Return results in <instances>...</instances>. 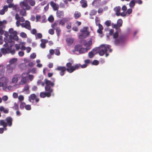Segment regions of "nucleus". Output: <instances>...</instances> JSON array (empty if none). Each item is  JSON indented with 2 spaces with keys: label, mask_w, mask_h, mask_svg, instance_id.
I'll list each match as a JSON object with an SVG mask.
<instances>
[{
  "label": "nucleus",
  "mask_w": 152,
  "mask_h": 152,
  "mask_svg": "<svg viewBox=\"0 0 152 152\" xmlns=\"http://www.w3.org/2000/svg\"><path fill=\"white\" fill-rule=\"evenodd\" d=\"M48 33L51 35H53L54 33V30L53 29H50L48 30Z\"/></svg>",
  "instance_id": "54"
},
{
  "label": "nucleus",
  "mask_w": 152,
  "mask_h": 152,
  "mask_svg": "<svg viewBox=\"0 0 152 152\" xmlns=\"http://www.w3.org/2000/svg\"><path fill=\"white\" fill-rule=\"evenodd\" d=\"M13 119L11 117H8L5 119V120H0V126H3L5 130H6V127L7 126L9 127L11 126L12 125Z\"/></svg>",
  "instance_id": "3"
},
{
  "label": "nucleus",
  "mask_w": 152,
  "mask_h": 152,
  "mask_svg": "<svg viewBox=\"0 0 152 152\" xmlns=\"http://www.w3.org/2000/svg\"><path fill=\"white\" fill-rule=\"evenodd\" d=\"M120 15L121 16L124 17L127 15L126 12H123L121 13H120Z\"/></svg>",
  "instance_id": "63"
},
{
  "label": "nucleus",
  "mask_w": 152,
  "mask_h": 152,
  "mask_svg": "<svg viewBox=\"0 0 152 152\" xmlns=\"http://www.w3.org/2000/svg\"><path fill=\"white\" fill-rule=\"evenodd\" d=\"M81 13L77 11H75L74 14V16L75 19H77L80 18L81 16Z\"/></svg>",
  "instance_id": "25"
},
{
  "label": "nucleus",
  "mask_w": 152,
  "mask_h": 152,
  "mask_svg": "<svg viewBox=\"0 0 152 152\" xmlns=\"http://www.w3.org/2000/svg\"><path fill=\"white\" fill-rule=\"evenodd\" d=\"M88 27H84L80 30V31L82 32V34L79 36V38L80 39L85 38L89 35L90 33L88 31Z\"/></svg>",
  "instance_id": "5"
},
{
  "label": "nucleus",
  "mask_w": 152,
  "mask_h": 152,
  "mask_svg": "<svg viewBox=\"0 0 152 152\" xmlns=\"http://www.w3.org/2000/svg\"><path fill=\"white\" fill-rule=\"evenodd\" d=\"M135 5V2L133 0L131 1L129 4V6L131 8L133 7Z\"/></svg>",
  "instance_id": "43"
},
{
  "label": "nucleus",
  "mask_w": 152,
  "mask_h": 152,
  "mask_svg": "<svg viewBox=\"0 0 152 152\" xmlns=\"http://www.w3.org/2000/svg\"><path fill=\"white\" fill-rule=\"evenodd\" d=\"M20 25L22 27L25 28L28 30H30L31 29L30 22L28 20H26L25 23H21Z\"/></svg>",
  "instance_id": "11"
},
{
  "label": "nucleus",
  "mask_w": 152,
  "mask_h": 152,
  "mask_svg": "<svg viewBox=\"0 0 152 152\" xmlns=\"http://www.w3.org/2000/svg\"><path fill=\"white\" fill-rule=\"evenodd\" d=\"M29 0H24L20 3V5L21 8L26 7V9L27 10H29L31 9V7L28 5L27 1Z\"/></svg>",
  "instance_id": "8"
},
{
  "label": "nucleus",
  "mask_w": 152,
  "mask_h": 152,
  "mask_svg": "<svg viewBox=\"0 0 152 152\" xmlns=\"http://www.w3.org/2000/svg\"><path fill=\"white\" fill-rule=\"evenodd\" d=\"M26 105V103L24 102H21L20 105V108L21 109H23Z\"/></svg>",
  "instance_id": "45"
},
{
  "label": "nucleus",
  "mask_w": 152,
  "mask_h": 152,
  "mask_svg": "<svg viewBox=\"0 0 152 152\" xmlns=\"http://www.w3.org/2000/svg\"><path fill=\"white\" fill-rule=\"evenodd\" d=\"M125 40V38L124 37L121 36L119 37L118 38L115 39L114 42L115 44L117 45H119L122 44Z\"/></svg>",
  "instance_id": "10"
},
{
  "label": "nucleus",
  "mask_w": 152,
  "mask_h": 152,
  "mask_svg": "<svg viewBox=\"0 0 152 152\" xmlns=\"http://www.w3.org/2000/svg\"><path fill=\"white\" fill-rule=\"evenodd\" d=\"M12 108L15 110H18L19 107L18 104L16 102H15L14 104V106L12 107Z\"/></svg>",
  "instance_id": "40"
},
{
  "label": "nucleus",
  "mask_w": 152,
  "mask_h": 152,
  "mask_svg": "<svg viewBox=\"0 0 152 152\" xmlns=\"http://www.w3.org/2000/svg\"><path fill=\"white\" fill-rule=\"evenodd\" d=\"M56 69L60 72L59 74L61 76H63L65 74L66 71H67L70 73V69L69 67H67V68H66L65 66H58Z\"/></svg>",
  "instance_id": "6"
},
{
  "label": "nucleus",
  "mask_w": 152,
  "mask_h": 152,
  "mask_svg": "<svg viewBox=\"0 0 152 152\" xmlns=\"http://www.w3.org/2000/svg\"><path fill=\"white\" fill-rule=\"evenodd\" d=\"M90 49L89 47H87L86 48H83L82 47L80 50L79 53L80 54H82L87 52L88 50Z\"/></svg>",
  "instance_id": "23"
},
{
  "label": "nucleus",
  "mask_w": 152,
  "mask_h": 152,
  "mask_svg": "<svg viewBox=\"0 0 152 152\" xmlns=\"http://www.w3.org/2000/svg\"><path fill=\"white\" fill-rule=\"evenodd\" d=\"M121 9V7L119 6H116L114 8L113 10L116 12L115 14L117 16H120V11Z\"/></svg>",
  "instance_id": "18"
},
{
  "label": "nucleus",
  "mask_w": 152,
  "mask_h": 152,
  "mask_svg": "<svg viewBox=\"0 0 152 152\" xmlns=\"http://www.w3.org/2000/svg\"><path fill=\"white\" fill-rule=\"evenodd\" d=\"M132 11V10L131 8H129L128 9L126 12V14L127 15V16L131 14Z\"/></svg>",
  "instance_id": "46"
},
{
  "label": "nucleus",
  "mask_w": 152,
  "mask_h": 152,
  "mask_svg": "<svg viewBox=\"0 0 152 152\" xmlns=\"http://www.w3.org/2000/svg\"><path fill=\"white\" fill-rule=\"evenodd\" d=\"M52 79V81L46 78L45 79L44 81L46 85L45 89L46 92H41L40 93L39 96L41 98H44L45 97H50L51 96V93L53 91V89L52 88L54 86V82L55 80L54 78H53Z\"/></svg>",
  "instance_id": "1"
},
{
  "label": "nucleus",
  "mask_w": 152,
  "mask_h": 152,
  "mask_svg": "<svg viewBox=\"0 0 152 152\" xmlns=\"http://www.w3.org/2000/svg\"><path fill=\"white\" fill-rule=\"evenodd\" d=\"M18 60L17 58H12L9 61L10 64H15V63Z\"/></svg>",
  "instance_id": "31"
},
{
  "label": "nucleus",
  "mask_w": 152,
  "mask_h": 152,
  "mask_svg": "<svg viewBox=\"0 0 152 152\" xmlns=\"http://www.w3.org/2000/svg\"><path fill=\"white\" fill-rule=\"evenodd\" d=\"M3 27H0V34L2 35L4 33V31L3 29H5V27H4V26H3Z\"/></svg>",
  "instance_id": "48"
},
{
  "label": "nucleus",
  "mask_w": 152,
  "mask_h": 152,
  "mask_svg": "<svg viewBox=\"0 0 152 152\" xmlns=\"http://www.w3.org/2000/svg\"><path fill=\"white\" fill-rule=\"evenodd\" d=\"M20 36L23 38H26L27 37L26 34L23 32H22L20 33Z\"/></svg>",
  "instance_id": "55"
},
{
  "label": "nucleus",
  "mask_w": 152,
  "mask_h": 152,
  "mask_svg": "<svg viewBox=\"0 0 152 152\" xmlns=\"http://www.w3.org/2000/svg\"><path fill=\"white\" fill-rule=\"evenodd\" d=\"M10 49H8V48H1L0 50L1 53L3 54H6L7 53H9V52H8V50H10Z\"/></svg>",
  "instance_id": "28"
},
{
  "label": "nucleus",
  "mask_w": 152,
  "mask_h": 152,
  "mask_svg": "<svg viewBox=\"0 0 152 152\" xmlns=\"http://www.w3.org/2000/svg\"><path fill=\"white\" fill-rule=\"evenodd\" d=\"M111 53L112 51V49L111 48V46L109 45H102L100 46V48L99 49L98 53L100 56H103L105 54V56L107 57L109 54L107 53V51Z\"/></svg>",
  "instance_id": "2"
},
{
  "label": "nucleus",
  "mask_w": 152,
  "mask_h": 152,
  "mask_svg": "<svg viewBox=\"0 0 152 152\" xmlns=\"http://www.w3.org/2000/svg\"><path fill=\"white\" fill-rule=\"evenodd\" d=\"M118 32H115L113 34V38L114 39L118 37Z\"/></svg>",
  "instance_id": "57"
},
{
  "label": "nucleus",
  "mask_w": 152,
  "mask_h": 152,
  "mask_svg": "<svg viewBox=\"0 0 152 152\" xmlns=\"http://www.w3.org/2000/svg\"><path fill=\"white\" fill-rule=\"evenodd\" d=\"M123 23L122 20L121 19H118L117 22V25L118 27H121Z\"/></svg>",
  "instance_id": "36"
},
{
  "label": "nucleus",
  "mask_w": 152,
  "mask_h": 152,
  "mask_svg": "<svg viewBox=\"0 0 152 152\" xmlns=\"http://www.w3.org/2000/svg\"><path fill=\"white\" fill-rule=\"evenodd\" d=\"M48 20L49 21L52 22L54 20V18L52 15H51L48 18Z\"/></svg>",
  "instance_id": "51"
},
{
  "label": "nucleus",
  "mask_w": 152,
  "mask_h": 152,
  "mask_svg": "<svg viewBox=\"0 0 152 152\" xmlns=\"http://www.w3.org/2000/svg\"><path fill=\"white\" fill-rule=\"evenodd\" d=\"M97 13V11L96 10L94 9L92 10L90 13V15H95Z\"/></svg>",
  "instance_id": "41"
},
{
  "label": "nucleus",
  "mask_w": 152,
  "mask_h": 152,
  "mask_svg": "<svg viewBox=\"0 0 152 152\" xmlns=\"http://www.w3.org/2000/svg\"><path fill=\"white\" fill-rule=\"evenodd\" d=\"M55 54L57 56H59L60 54V52L59 50L58 49H55Z\"/></svg>",
  "instance_id": "47"
},
{
  "label": "nucleus",
  "mask_w": 152,
  "mask_h": 152,
  "mask_svg": "<svg viewBox=\"0 0 152 152\" xmlns=\"http://www.w3.org/2000/svg\"><path fill=\"white\" fill-rule=\"evenodd\" d=\"M7 7L9 8L12 7L13 9H16V5H14L12 3H9L8 6Z\"/></svg>",
  "instance_id": "38"
},
{
  "label": "nucleus",
  "mask_w": 152,
  "mask_h": 152,
  "mask_svg": "<svg viewBox=\"0 0 152 152\" xmlns=\"http://www.w3.org/2000/svg\"><path fill=\"white\" fill-rule=\"evenodd\" d=\"M9 80L6 77H4L0 78V87H3L7 86Z\"/></svg>",
  "instance_id": "9"
},
{
  "label": "nucleus",
  "mask_w": 152,
  "mask_h": 152,
  "mask_svg": "<svg viewBox=\"0 0 152 152\" xmlns=\"http://www.w3.org/2000/svg\"><path fill=\"white\" fill-rule=\"evenodd\" d=\"M37 85H39L41 84L42 86H44L45 84V82L44 83L43 82H42L41 80L39 79L38 80L37 82Z\"/></svg>",
  "instance_id": "35"
},
{
  "label": "nucleus",
  "mask_w": 152,
  "mask_h": 152,
  "mask_svg": "<svg viewBox=\"0 0 152 152\" xmlns=\"http://www.w3.org/2000/svg\"><path fill=\"white\" fill-rule=\"evenodd\" d=\"M56 15L59 18H62L64 16V13L62 11L58 10L56 12Z\"/></svg>",
  "instance_id": "24"
},
{
  "label": "nucleus",
  "mask_w": 152,
  "mask_h": 152,
  "mask_svg": "<svg viewBox=\"0 0 152 152\" xmlns=\"http://www.w3.org/2000/svg\"><path fill=\"white\" fill-rule=\"evenodd\" d=\"M72 63L68 62L66 63V67H69L70 73L73 72L75 70L80 68V67L82 68V65L80 64H77L75 66H72Z\"/></svg>",
  "instance_id": "4"
},
{
  "label": "nucleus",
  "mask_w": 152,
  "mask_h": 152,
  "mask_svg": "<svg viewBox=\"0 0 152 152\" xmlns=\"http://www.w3.org/2000/svg\"><path fill=\"white\" fill-rule=\"evenodd\" d=\"M17 32L16 31H14L11 34L8 39H11L12 40L13 39L17 41L18 39V37L17 35Z\"/></svg>",
  "instance_id": "14"
},
{
  "label": "nucleus",
  "mask_w": 152,
  "mask_h": 152,
  "mask_svg": "<svg viewBox=\"0 0 152 152\" xmlns=\"http://www.w3.org/2000/svg\"><path fill=\"white\" fill-rule=\"evenodd\" d=\"M22 9L20 12V15L22 16H26V7L22 8Z\"/></svg>",
  "instance_id": "19"
},
{
  "label": "nucleus",
  "mask_w": 152,
  "mask_h": 152,
  "mask_svg": "<svg viewBox=\"0 0 152 152\" xmlns=\"http://www.w3.org/2000/svg\"><path fill=\"white\" fill-rule=\"evenodd\" d=\"M99 64V62L98 61L95 60H94L92 62V64L93 65H98Z\"/></svg>",
  "instance_id": "60"
},
{
  "label": "nucleus",
  "mask_w": 152,
  "mask_h": 152,
  "mask_svg": "<svg viewBox=\"0 0 152 152\" xmlns=\"http://www.w3.org/2000/svg\"><path fill=\"white\" fill-rule=\"evenodd\" d=\"M99 48H95L93 49L92 50V52H93L94 54L95 55L98 53Z\"/></svg>",
  "instance_id": "39"
},
{
  "label": "nucleus",
  "mask_w": 152,
  "mask_h": 152,
  "mask_svg": "<svg viewBox=\"0 0 152 152\" xmlns=\"http://www.w3.org/2000/svg\"><path fill=\"white\" fill-rule=\"evenodd\" d=\"M62 19L64 21L65 23H66L67 22L69 21L70 20V18H64Z\"/></svg>",
  "instance_id": "56"
},
{
  "label": "nucleus",
  "mask_w": 152,
  "mask_h": 152,
  "mask_svg": "<svg viewBox=\"0 0 152 152\" xmlns=\"http://www.w3.org/2000/svg\"><path fill=\"white\" fill-rule=\"evenodd\" d=\"M82 46L80 45H76L74 48V49L72 50V51L73 53H75V51H79V52L80 50L81 49Z\"/></svg>",
  "instance_id": "21"
},
{
  "label": "nucleus",
  "mask_w": 152,
  "mask_h": 152,
  "mask_svg": "<svg viewBox=\"0 0 152 152\" xmlns=\"http://www.w3.org/2000/svg\"><path fill=\"white\" fill-rule=\"evenodd\" d=\"M24 99V97L22 95H20L18 97V99L20 101H21L23 100Z\"/></svg>",
  "instance_id": "59"
},
{
  "label": "nucleus",
  "mask_w": 152,
  "mask_h": 152,
  "mask_svg": "<svg viewBox=\"0 0 152 152\" xmlns=\"http://www.w3.org/2000/svg\"><path fill=\"white\" fill-rule=\"evenodd\" d=\"M28 78L30 81H32L34 78V76L32 75H29Z\"/></svg>",
  "instance_id": "62"
},
{
  "label": "nucleus",
  "mask_w": 152,
  "mask_h": 152,
  "mask_svg": "<svg viewBox=\"0 0 152 152\" xmlns=\"http://www.w3.org/2000/svg\"><path fill=\"white\" fill-rule=\"evenodd\" d=\"M85 64H83L82 65V68H86L88 64L90 63V61L89 59H87L85 61Z\"/></svg>",
  "instance_id": "30"
},
{
  "label": "nucleus",
  "mask_w": 152,
  "mask_h": 152,
  "mask_svg": "<svg viewBox=\"0 0 152 152\" xmlns=\"http://www.w3.org/2000/svg\"><path fill=\"white\" fill-rule=\"evenodd\" d=\"M27 77H23L21 79L20 82V84L21 85H23L27 83Z\"/></svg>",
  "instance_id": "20"
},
{
  "label": "nucleus",
  "mask_w": 152,
  "mask_h": 152,
  "mask_svg": "<svg viewBox=\"0 0 152 152\" xmlns=\"http://www.w3.org/2000/svg\"><path fill=\"white\" fill-rule=\"evenodd\" d=\"M25 108L27 110H31V107L30 105H26L25 106Z\"/></svg>",
  "instance_id": "50"
},
{
  "label": "nucleus",
  "mask_w": 152,
  "mask_h": 152,
  "mask_svg": "<svg viewBox=\"0 0 152 152\" xmlns=\"http://www.w3.org/2000/svg\"><path fill=\"white\" fill-rule=\"evenodd\" d=\"M35 99L36 102H38L39 101V99L36 97V96L35 94H31L30 96L28 97V101L29 102H31V100Z\"/></svg>",
  "instance_id": "15"
},
{
  "label": "nucleus",
  "mask_w": 152,
  "mask_h": 152,
  "mask_svg": "<svg viewBox=\"0 0 152 152\" xmlns=\"http://www.w3.org/2000/svg\"><path fill=\"white\" fill-rule=\"evenodd\" d=\"M83 41L84 42L83 45L85 46H88L89 47L91 46L92 44V42L91 40H90L87 42L84 40H83Z\"/></svg>",
  "instance_id": "29"
},
{
  "label": "nucleus",
  "mask_w": 152,
  "mask_h": 152,
  "mask_svg": "<svg viewBox=\"0 0 152 152\" xmlns=\"http://www.w3.org/2000/svg\"><path fill=\"white\" fill-rule=\"evenodd\" d=\"M94 55V54L93 52H92L91 51L88 54V57L90 58H93Z\"/></svg>",
  "instance_id": "49"
},
{
  "label": "nucleus",
  "mask_w": 152,
  "mask_h": 152,
  "mask_svg": "<svg viewBox=\"0 0 152 152\" xmlns=\"http://www.w3.org/2000/svg\"><path fill=\"white\" fill-rule=\"evenodd\" d=\"M29 89V87L28 86V85H27L25 86L24 87V88L23 89V91H26L27 90H28Z\"/></svg>",
  "instance_id": "52"
},
{
  "label": "nucleus",
  "mask_w": 152,
  "mask_h": 152,
  "mask_svg": "<svg viewBox=\"0 0 152 152\" xmlns=\"http://www.w3.org/2000/svg\"><path fill=\"white\" fill-rule=\"evenodd\" d=\"M41 43L40 44V46L42 48H45L46 47L45 44L48 42V40L47 39H41Z\"/></svg>",
  "instance_id": "17"
},
{
  "label": "nucleus",
  "mask_w": 152,
  "mask_h": 152,
  "mask_svg": "<svg viewBox=\"0 0 152 152\" xmlns=\"http://www.w3.org/2000/svg\"><path fill=\"white\" fill-rule=\"evenodd\" d=\"M15 19L17 21L16 24L17 27H19L20 25V22H23L25 21V19L23 17H20L19 14L17 13L15 15Z\"/></svg>",
  "instance_id": "7"
},
{
  "label": "nucleus",
  "mask_w": 152,
  "mask_h": 152,
  "mask_svg": "<svg viewBox=\"0 0 152 152\" xmlns=\"http://www.w3.org/2000/svg\"><path fill=\"white\" fill-rule=\"evenodd\" d=\"M72 24L71 22L67 24L66 25V28L68 29H70L71 28Z\"/></svg>",
  "instance_id": "61"
},
{
  "label": "nucleus",
  "mask_w": 152,
  "mask_h": 152,
  "mask_svg": "<svg viewBox=\"0 0 152 152\" xmlns=\"http://www.w3.org/2000/svg\"><path fill=\"white\" fill-rule=\"evenodd\" d=\"M16 64H8L6 66L7 72L9 73H12L13 70L15 68L16 66Z\"/></svg>",
  "instance_id": "13"
},
{
  "label": "nucleus",
  "mask_w": 152,
  "mask_h": 152,
  "mask_svg": "<svg viewBox=\"0 0 152 152\" xmlns=\"http://www.w3.org/2000/svg\"><path fill=\"white\" fill-rule=\"evenodd\" d=\"M65 24V23L62 19L60 20L59 22V24L61 25L62 26L64 25Z\"/></svg>",
  "instance_id": "64"
},
{
  "label": "nucleus",
  "mask_w": 152,
  "mask_h": 152,
  "mask_svg": "<svg viewBox=\"0 0 152 152\" xmlns=\"http://www.w3.org/2000/svg\"><path fill=\"white\" fill-rule=\"evenodd\" d=\"M80 3L82 4V7L86 8L88 6L87 1L85 0H82L80 1Z\"/></svg>",
  "instance_id": "26"
},
{
  "label": "nucleus",
  "mask_w": 152,
  "mask_h": 152,
  "mask_svg": "<svg viewBox=\"0 0 152 152\" xmlns=\"http://www.w3.org/2000/svg\"><path fill=\"white\" fill-rule=\"evenodd\" d=\"M36 56V55L35 53H32L30 55V58L32 59L35 58Z\"/></svg>",
  "instance_id": "58"
},
{
  "label": "nucleus",
  "mask_w": 152,
  "mask_h": 152,
  "mask_svg": "<svg viewBox=\"0 0 152 152\" xmlns=\"http://www.w3.org/2000/svg\"><path fill=\"white\" fill-rule=\"evenodd\" d=\"M18 80V77L17 75H15L12 79V82L13 83H16Z\"/></svg>",
  "instance_id": "33"
},
{
  "label": "nucleus",
  "mask_w": 152,
  "mask_h": 152,
  "mask_svg": "<svg viewBox=\"0 0 152 152\" xmlns=\"http://www.w3.org/2000/svg\"><path fill=\"white\" fill-rule=\"evenodd\" d=\"M7 23V22L6 20H4L3 21H0V27H3V26L4 27H5L4 24H6Z\"/></svg>",
  "instance_id": "37"
},
{
  "label": "nucleus",
  "mask_w": 152,
  "mask_h": 152,
  "mask_svg": "<svg viewBox=\"0 0 152 152\" xmlns=\"http://www.w3.org/2000/svg\"><path fill=\"white\" fill-rule=\"evenodd\" d=\"M50 4L54 10L56 11L58 10L59 8V6L58 4H56L53 1H51L50 2Z\"/></svg>",
  "instance_id": "16"
},
{
  "label": "nucleus",
  "mask_w": 152,
  "mask_h": 152,
  "mask_svg": "<svg viewBox=\"0 0 152 152\" xmlns=\"http://www.w3.org/2000/svg\"><path fill=\"white\" fill-rule=\"evenodd\" d=\"M66 41L68 45H70L73 43V39L72 38H67L66 39Z\"/></svg>",
  "instance_id": "27"
},
{
  "label": "nucleus",
  "mask_w": 152,
  "mask_h": 152,
  "mask_svg": "<svg viewBox=\"0 0 152 152\" xmlns=\"http://www.w3.org/2000/svg\"><path fill=\"white\" fill-rule=\"evenodd\" d=\"M56 30V32L57 34V36L58 37L60 34V32L61 31V29L60 28H57L55 30Z\"/></svg>",
  "instance_id": "53"
},
{
  "label": "nucleus",
  "mask_w": 152,
  "mask_h": 152,
  "mask_svg": "<svg viewBox=\"0 0 152 152\" xmlns=\"http://www.w3.org/2000/svg\"><path fill=\"white\" fill-rule=\"evenodd\" d=\"M7 38L8 36H7L4 37V41L5 42V44L3 45V46L6 48H8V49H10V48H9V45L8 44V43L11 42L14 43V42L12 40H11V39H7Z\"/></svg>",
  "instance_id": "12"
},
{
  "label": "nucleus",
  "mask_w": 152,
  "mask_h": 152,
  "mask_svg": "<svg viewBox=\"0 0 152 152\" xmlns=\"http://www.w3.org/2000/svg\"><path fill=\"white\" fill-rule=\"evenodd\" d=\"M28 1L30 4L32 6H34L35 4V2L34 0H29Z\"/></svg>",
  "instance_id": "42"
},
{
  "label": "nucleus",
  "mask_w": 152,
  "mask_h": 152,
  "mask_svg": "<svg viewBox=\"0 0 152 152\" xmlns=\"http://www.w3.org/2000/svg\"><path fill=\"white\" fill-rule=\"evenodd\" d=\"M0 111H3L4 113H7L9 112V110L7 109H5L3 106L0 107Z\"/></svg>",
  "instance_id": "32"
},
{
  "label": "nucleus",
  "mask_w": 152,
  "mask_h": 152,
  "mask_svg": "<svg viewBox=\"0 0 152 152\" xmlns=\"http://www.w3.org/2000/svg\"><path fill=\"white\" fill-rule=\"evenodd\" d=\"M52 28L56 30L57 28H60L59 26H58V24L57 23L54 22L52 26Z\"/></svg>",
  "instance_id": "34"
},
{
  "label": "nucleus",
  "mask_w": 152,
  "mask_h": 152,
  "mask_svg": "<svg viewBox=\"0 0 152 152\" xmlns=\"http://www.w3.org/2000/svg\"><path fill=\"white\" fill-rule=\"evenodd\" d=\"M8 7L7 5H5L4 6L3 9L0 10V14L1 15H4L6 11L8 10Z\"/></svg>",
  "instance_id": "22"
},
{
  "label": "nucleus",
  "mask_w": 152,
  "mask_h": 152,
  "mask_svg": "<svg viewBox=\"0 0 152 152\" xmlns=\"http://www.w3.org/2000/svg\"><path fill=\"white\" fill-rule=\"evenodd\" d=\"M105 24L107 27L110 26H111V21L110 20H107L105 22Z\"/></svg>",
  "instance_id": "44"
}]
</instances>
